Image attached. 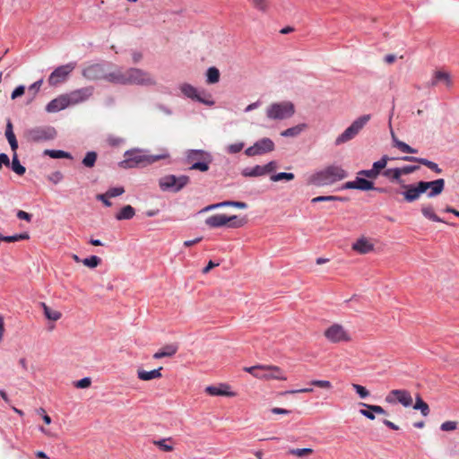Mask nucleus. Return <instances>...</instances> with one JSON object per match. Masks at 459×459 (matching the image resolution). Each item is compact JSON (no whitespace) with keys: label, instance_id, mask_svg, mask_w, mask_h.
<instances>
[{"label":"nucleus","instance_id":"obj_39","mask_svg":"<svg viewBox=\"0 0 459 459\" xmlns=\"http://www.w3.org/2000/svg\"><path fill=\"white\" fill-rule=\"evenodd\" d=\"M11 167L12 169L19 176H22L26 172L25 167L20 163L17 152L13 154Z\"/></svg>","mask_w":459,"mask_h":459},{"label":"nucleus","instance_id":"obj_41","mask_svg":"<svg viewBox=\"0 0 459 459\" xmlns=\"http://www.w3.org/2000/svg\"><path fill=\"white\" fill-rule=\"evenodd\" d=\"M44 154L53 159H72V155L69 152L60 150H45Z\"/></svg>","mask_w":459,"mask_h":459},{"label":"nucleus","instance_id":"obj_57","mask_svg":"<svg viewBox=\"0 0 459 459\" xmlns=\"http://www.w3.org/2000/svg\"><path fill=\"white\" fill-rule=\"evenodd\" d=\"M311 385L324 389H331L333 387L332 383L328 380H313Z\"/></svg>","mask_w":459,"mask_h":459},{"label":"nucleus","instance_id":"obj_36","mask_svg":"<svg viewBox=\"0 0 459 459\" xmlns=\"http://www.w3.org/2000/svg\"><path fill=\"white\" fill-rule=\"evenodd\" d=\"M229 222L226 224L229 228L238 229L243 227L247 223L245 217H238V215L228 216Z\"/></svg>","mask_w":459,"mask_h":459},{"label":"nucleus","instance_id":"obj_46","mask_svg":"<svg viewBox=\"0 0 459 459\" xmlns=\"http://www.w3.org/2000/svg\"><path fill=\"white\" fill-rule=\"evenodd\" d=\"M30 238L28 233L16 234L13 236L0 235V240L4 242H15L20 240L28 239Z\"/></svg>","mask_w":459,"mask_h":459},{"label":"nucleus","instance_id":"obj_16","mask_svg":"<svg viewBox=\"0 0 459 459\" xmlns=\"http://www.w3.org/2000/svg\"><path fill=\"white\" fill-rule=\"evenodd\" d=\"M93 91L94 88L92 86H87L66 93L70 106L86 101L92 96Z\"/></svg>","mask_w":459,"mask_h":459},{"label":"nucleus","instance_id":"obj_61","mask_svg":"<svg viewBox=\"0 0 459 459\" xmlns=\"http://www.w3.org/2000/svg\"><path fill=\"white\" fill-rule=\"evenodd\" d=\"M25 92V87L23 85H20L16 87L11 94V99L15 100L21 96H22Z\"/></svg>","mask_w":459,"mask_h":459},{"label":"nucleus","instance_id":"obj_18","mask_svg":"<svg viewBox=\"0 0 459 459\" xmlns=\"http://www.w3.org/2000/svg\"><path fill=\"white\" fill-rule=\"evenodd\" d=\"M69 106L70 103L66 94H62L48 102L46 106V110L48 113H55L63 110Z\"/></svg>","mask_w":459,"mask_h":459},{"label":"nucleus","instance_id":"obj_13","mask_svg":"<svg viewBox=\"0 0 459 459\" xmlns=\"http://www.w3.org/2000/svg\"><path fill=\"white\" fill-rule=\"evenodd\" d=\"M325 338L331 342H341L351 341L349 333L342 325L334 324L325 331Z\"/></svg>","mask_w":459,"mask_h":459},{"label":"nucleus","instance_id":"obj_27","mask_svg":"<svg viewBox=\"0 0 459 459\" xmlns=\"http://www.w3.org/2000/svg\"><path fill=\"white\" fill-rule=\"evenodd\" d=\"M236 207L239 209H246L247 207V204L244 202H238V201H224L221 203L214 204L206 206L203 211H210L212 209L220 208V207Z\"/></svg>","mask_w":459,"mask_h":459},{"label":"nucleus","instance_id":"obj_24","mask_svg":"<svg viewBox=\"0 0 459 459\" xmlns=\"http://www.w3.org/2000/svg\"><path fill=\"white\" fill-rule=\"evenodd\" d=\"M359 404L362 405L363 407L367 408V410L361 409L359 411V413L361 415L365 416L366 418H368V420H375L374 413L386 414V411H385V409L379 405L368 404V403H360Z\"/></svg>","mask_w":459,"mask_h":459},{"label":"nucleus","instance_id":"obj_52","mask_svg":"<svg viewBox=\"0 0 459 459\" xmlns=\"http://www.w3.org/2000/svg\"><path fill=\"white\" fill-rule=\"evenodd\" d=\"M168 441H171V438L154 440L153 445H155L160 449H161L165 452H171L173 450V446L171 445L167 444Z\"/></svg>","mask_w":459,"mask_h":459},{"label":"nucleus","instance_id":"obj_43","mask_svg":"<svg viewBox=\"0 0 459 459\" xmlns=\"http://www.w3.org/2000/svg\"><path fill=\"white\" fill-rule=\"evenodd\" d=\"M125 193L123 186L109 188L105 194H100L97 195V199H102L103 197H116Z\"/></svg>","mask_w":459,"mask_h":459},{"label":"nucleus","instance_id":"obj_32","mask_svg":"<svg viewBox=\"0 0 459 459\" xmlns=\"http://www.w3.org/2000/svg\"><path fill=\"white\" fill-rule=\"evenodd\" d=\"M391 135H392L394 146L398 148L401 152H403L404 153H410V154H414V153L418 152V151L416 149L411 147L404 142L400 141L396 137V135L394 134V133L393 131H391Z\"/></svg>","mask_w":459,"mask_h":459},{"label":"nucleus","instance_id":"obj_54","mask_svg":"<svg viewBox=\"0 0 459 459\" xmlns=\"http://www.w3.org/2000/svg\"><path fill=\"white\" fill-rule=\"evenodd\" d=\"M42 83H43V80L40 79V80L33 82L29 87V92L32 94L30 100H32L35 98V96L37 95V93L39 91Z\"/></svg>","mask_w":459,"mask_h":459},{"label":"nucleus","instance_id":"obj_14","mask_svg":"<svg viewBox=\"0 0 459 459\" xmlns=\"http://www.w3.org/2000/svg\"><path fill=\"white\" fill-rule=\"evenodd\" d=\"M342 189H358L362 191L376 190L379 193H386L387 189L375 187L374 183L366 178L358 177L354 181H348L342 186Z\"/></svg>","mask_w":459,"mask_h":459},{"label":"nucleus","instance_id":"obj_26","mask_svg":"<svg viewBox=\"0 0 459 459\" xmlns=\"http://www.w3.org/2000/svg\"><path fill=\"white\" fill-rule=\"evenodd\" d=\"M229 222L228 215L214 214L205 220V224L210 228H221Z\"/></svg>","mask_w":459,"mask_h":459},{"label":"nucleus","instance_id":"obj_45","mask_svg":"<svg viewBox=\"0 0 459 459\" xmlns=\"http://www.w3.org/2000/svg\"><path fill=\"white\" fill-rule=\"evenodd\" d=\"M206 76L208 83H216L220 80V72L216 67H210L207 70Z\"/></svg>","mask_w":459,"mask_h":459},{"label":"nucleus","instance_id":"obj_53","mask_svg":"<svg viewBox=\"0 0 459 459\" xmlns=\"http://www.w3.org/2000/svg\"><path fill=\"white\" fill-rule=\"evenodd\" d=\"M359 176H363L368 178L375 179L378 177L379 173L373 167L370 169H363L358 172Z\"/></svg>","mask_w":459,"mask_h":459},{"label":"nucleus","instance_id":"obj_3","mask_svg":"<svg viewBox=\"0 0 459 459\" xmlns=\"http://www.w3.org/2000/svg\"><path fill=\"white\" fill-rule=\"evenodd\" d=\"M348 176L341 166L331 165L310 176L308 183L316 186H325L341 181Z\"/></svg>","mask_w":459,"mask_h":459},{"label":"nucleus","instance_id":"obj_47","mask_svg":"<svg viewBox=\"0 0 459 459\" xmlns=\"http://www.w3.org/2000/svg\"><path fill=\"white\" fill-rule=\"evenodd\" d=\"M294 178H295V176H294L293 173L280 172V173L272 175L270 179L273 182H278V181H281V180L290 181V180L294 179Z\"/></svg>","mask_w":459,"mask_h":459},{"label":"nucleus","instance_id":"obj_9","mask_svg":"<svg viewBox=\"0 0 459 459\" xmlns=\"http://www.w3.org/2000/svg\"><path fill=\"white\" fill-rule=\"evenodd\" d=\"M56 132L51 126H36L29 129L25 136L29 142H43L52 140L56 137Z\"/></svg>","mask_w":459,"mask_h":459},{"label":"nucleus","instance_id":"obj_50","mask_svg":"<svg viewBox=\"0 0 459 459\" xmlns=\"http://www.w3.org/2000/svg\"><path fill=\"white\" fill-rule=\"evenodd\" d=\"M346 199L341 196L336 195H320L317 197H314L311 200V203L316 204L319 202H326V201H345Z\"/></svg>","mask_w":459,"mask_h":459},{"label":"nucleus","instance_id":"obj_21","mask_svg":"<svg viewBox=\"0 0 459 459\" xmlns=\"http://www.w3.org/2000/svg\"><path fill=\"white\" fill-rule=\"evenodd\" d=\"M353 251L360 255H366L374 250V244L365 237L358 238L351 246Z\"/></svg>","mask_w":459,"mask_h":459},{"label":"nucleus","instance_id":"obj_5","mask_svg":"<svg viewBox=\"0 0 459 459\" xmlns=\"http://www.w3.org/2000/svg\"><path fill=\"white\" fill-rule=\"evenodd\" d=\"M246 372L250 373L256 378L264 380H286L287 377L284 375L282 369L273 365H256L253 367L245 368Z\"/></svg>","mask_w":459,"mask_h":459},{"label":"nucleus","instance_id":"obj_59","mask_svg":"<svg viewBox=\"0 0 459 459\" xmlns=\"http://www.w3.org/2000/svg\"><path fill=\"white\" fill-rule=\"evenodd\" d=\"M107 142L110 146H118L124 142V139L116 135H109Z\"/></svg>","mask_w":459,"mask_h":459},{"label":"nucleus","instance_id":"obj_6","mask_svg":"<svg viewBox=\"0 0 459 459\" xmlns=\"http://www.w3.org/2000/svg\"><path fill=\"white\" fill-rule=\"evenodd\" d=\"M186 163L190 165V169L205 172L209 169V165L212 161V155L203 150H189L186 153Z\"/></svg>","mask_w":459,"mask_h":459},{"label":"nucleus","instance_id":"obj_44","mask_svg":"<svg viewBox=\"0 0 459 459\" xmlns=\"http://www.w3.org/2000/svg\"><path fill=\"white\" fill-rule=\"evenodd\" d=\"M97 152H88L85 155V157L82 159V164L86 168H92L94 167L96 160H97Z\"/></svg>","mask_w":459,"mask_h":459},{"label":"nucleus","instance_id":"obj_58","mask_svg":"<svg viewBox=\"0 0 459 459\" xmlns=\"http://www.w3.org/2000/svg\"><path fill=\"white\" fill-rule=\"evenodd\" d=\"M456 428H457V422L452 421V420L445 421L440 426V429L443 431H452V430L456 429Z\"/></svg>","mask_w":459,"mask_h":459},{"label":"nucleus","instance_id":"obj_33","mask_svg":"<svg viewBox=\"0 0 459 459\" xmlns=\"http://www.w3.org/2000/svg\"><path fill=\"white\" fill-rule=\"evenodd\" d=\"M306 128V124H299L282 131L281 135L284 137H295L300 134Z\"/></svg>","mask_w":459,"mask_h":459},{"label":"nucleus","instance_id":"obj_51","mask_svg":"<svg viewBox=\"0 0 459 459\" xmlns=\"http://www.w3.org/2000/svg\"><path fill=\"white\" fill-rule=\"evenodd\" d=\"M390 160L394 159L389 158L387 155H384L379 160L375 161L372 167L380 174V171L386 167V164Z\"/></svg>","mask_w":459,"mask_h":459},{"label":"nucleus","instance_id":"obj_12","mask_svg":"<svg viewBox=\"0 0 459 459\" xmlns=\"http://www.w3.org/2000/svg\"><path fill=\"white\" fill-rule=\"evenodd\" d=\"M75 68V63H69L56 68L49 75L48 82L50 86H56L66 81L68 75Z\"/></svg>","mask_w":459,"mask_h":459},{"label":"nucleus","instance_id":"obj_48","mask_svg":"<svg viewBox=\"0 0 459 459\" xmlns=\"http://www.w3.org/2000/svg\"><path fill=\"white\" fill-rule=\"evenodd\" d=\"M313 452L314 450L312 448H292L289 450L288 454L298 457H303L310 455Z\"/></svg>","mask_w":459,"mask_h":459},{"label":"nucleus","instance_id":"obj_2","mask_svg":"<svg viewBox=\"0 0 459 459\" xmlns=\"http://www.w3.org/2000/svg\"><path fill=\"white\" fill-rule=\"evenodd\" d=\"M124 157L125 159L118 163V166L122 169H132L146 167L160 160L167 159L169 154L164 152L160 154L152 155L142 149H131L124 153Z\"/></svg>","mask_w":459,"mask_h":459},{"label":"nucleus","instance_id":"obj_4","mask_svg":"<svg viewBox=\"0 0 459 459\" xmlns=\"http://www.w3.org/2000/svg\"><path fill=\"white\" fill-rule=\"evenodd\" d=\"M117 67L115 65L93 64L86 66L82 74L89 81L105 80L115 84V80L111 76L117 74Z\"/></svg>","mask_w":459,"mask_h":459},{"label":"nucleus","instance_id":"obj_22","mask_svg":"<svg viewBox=\"0 0 459 459\" xmlns=\"http://www.w3.org/2000/svg\"><path fill=\"white\" fill-rule=\"evenodd\" d=\"M180 91L187 98H190L192 100H195L199 102L204 103L206 105H212L213 101L212 100H206L203 99L197 92V90L192 86L189 83H183L180 85Z\"/></svg>","mask_w":459,"mask_h":459},{"label":"nucleus","instance_id":"obj_42","mask_svg":"<svg viewBox=\"0 0 459 459\" xmlns=\"http://www.w3.org/2000/svg\"><path fill=\"white\" fill-rule=\"evenodd\" d=\"M421 212L422 214L433 221H437V222H443L444 221L442 219H440L435 212H434V210L433 208L430 206V205H423L421 207Z\"/></svg>","mask_w":459,"mask_h":459},{"label":"nucleus","instance_id":"obj_15","mask_svg":"<svg viewBox=\"0 0 459 459\" xmlns=\"http://www.w3.org/2000/svg\"><path fill=\"white\" fill-rule=\"evenodd\" d=\"M385 401L389 403H399L404 407H410L413 400L409 391L404 389H394L386 395Z\"/></svg>","mask_w":459,"mask_h":459},{"label":"nucleus","instance_id":"obj_49","mask_svg":"<svg viewBox=\"0 0 459 459\" xmlns=\"http://www.w3.org/2000/svg\"><path fill=\"white\" fill-rule=\"evenodd\" d=\"M101 262V259L99 256L91 255L90 257L84 258L82 260V263L90 268L97 267Z\"/></svg>","mask_w":459,"mask_h":459},{"label":"nucleus","instance_id":"obj_35","mask_svg":"<svg viewBox=\"0 0 459 459\" xmlns=\"http://www.w3.org/2000/svg\"><path fill=\"white\" fill-rule=\"evenodd\" d=\"M135 214V211L134 209L127 204L126 206H124L120 212L116 215V219L118 220V221H122V220H130L132 219Z\"/></svg>","mask_w":459,"mask_h":459},{"label":"nucleus","instance_id":"obj_29","mask_svg":"<svg viewBox=\"0 0 459 459\" xmlns=\"http://www.w3.org/2000/svg\"><path fill=\"white\" fill-rule=\"evenodd\" d=\"M371 116L370 115H363L359 117H358L356 120H354L351 125L349 126V129H351L355 135H357L359 131L367 125V123L370 120Z\"/></svg>","mask_w":459,"mask_h":459},{"label":"nucleus","instance_id":"obj_23","mask_svg":"<svg viewBox=\"0 0 459 459\" xmlns=\"http://www.w3.org/2000/svg\"><path fill=\"white\" fill-rule=\"evenodd\" d=\"M439 83L445 84L446 88H451L453 82L448 73L444 71H436L433 74L432 80L429 83L430 86H437Z\"/></svg>","mask_w":459,"mask_h":459},{"label":"nucleus","instance_id":"obj_19","mask_svg":"<svg viewBox=\"0 0 459 459\" xmlns=\"http://www.w3.org/2000/svg\"><path fill=\"white\" fill-rule=\"evenodd\" d=\"M422 185H425L424 193L429 189V192L427 194L428 196L435 197L443 192L445 187V180L443 178H439L429 182L422 181Z\"/></svg>","mask_w":459,"mask_h":459},{"label":"nucleus","instance_id":"obj_20","mask_svg":"<svg viewBox=\"0 0 459 459\" xmlns=\"http://www.w3.org/2000/svg\"><path fill=\"white\" fill-rule=\"evenodd\" d=\"M205 392L212 396H236V393L230 391V385L226 384H220L219 385H209L205 388Z\"/></svg>","mask_w":459,"mask_h":459},{"label":"nucleus","instance_id":"obj_37","mask_svg":"<svg viewBox=\"0 0 459 459\" xmlns=\"http://www.w3.org/2000/svg\"><path fill=\"white\" fill-rule=\"evenodd\" d=\"M414 410H420L423 416H428L429 414V407L427 403H425L420 394L416 395L415 403L413 405Z\"/></svg>","mask_w":459,"mask_h":459},{"label":"nucleus","instance_id":"obj_28","mask_svg":"<svg viewBox=\"0 0 459 459\" xmlns=\"http://www.w3.org/2000/svg\"><path fill=\"white\" fill-rule=\"evenodd\" d=\"M161 369H162L161 367L157 369L151 370V371L138 369L137 377L139 379L143 380V381H149L152 379L160 378L162 377V375L160 373Z\"/></svg>","mask_w":459,"mask_h":459},{"label":"nucleus","instance_id":"obj_64","mask_svg":"<svg viewBox=\"0 0 459 459\" xmlns=\"http://www.w3.org/2000/svg\"><path fill=\"white\" fill-rule=\"evenodd\" d=\"M3 165L9 167L10 166V159L5 153L0 154V169H2Z\"/></svg>","mask_w":459,"mask_h":459},{"label":"nucleus","instance_id":"obj_56","mask_svg":"<svg viewBox=\"0 0 459 459\" xmlns=\"http://www.w3.org/2000/svg\"><path fill=\"white\" fill-rule=\"evenodd\" d=\"M351 386L356 391V393L359 395L360 398H366L369 395V392L366 389V387H364L359 384H352Z\"/></svg>","mask_w":459,"mask_h":459},{"label":"nucleus","instance_id":"obj_40","mask_svg":"<svg viewBox=\"0 0 459 459\" xmlns=\"http://www.w3.org/2000/svg\"><path fill=\"white\" fill-rule=\"evenodd\" d=\"M355 134L347 127L342 134H341L335 140V145H341L352 140L355 137Z\"/></svg>","mask_w":459,"mask_h":459},{"label":"nucleus","instance_id":"obj_31","mask_svg":"<svg viewBox=\"0 0 459 459\" xmlns=\"http://www.w3.org/2000/svg\"><path fill=\"white\" fill-rule=\"evenodd\" d=\"M178 351V346L176 344H168L162 347L160 351L153 354V358L156 359L165 358V357H172Z\"/></svg>","mask_w":459,"mask_h":459},{"label":"nucleus","instance_id":"obj_55","mask_svg":"<svg viewBox=\"0 0 459 459\" xmlns=\"http://www.w3.org/2000/svg\"><path fill=\"white\" fill-rule=\"evenodd\" d=\"M255 8L257 10L265 13L268 9L267 0H251Z\"/></svg>","mask_w":459,"mask_h":459},{"label":"nucleus","instance_id":"obj_63","mask_svg":"<svg viewBox=\"0 0 459 459\" xmlns=\"http://www.w3.org/2000/svg\"><path fill=\"white\" fill-rule=\"evenodd\" d=\"M243 147H244L243 143H237L229 145L228 151L230 153H238L243 149Z\"/></svg>","mask_w":459,"mask_h":459},{"label":"nucleus","instance_id":"obj_34","mask_svg":"<svg viewBox=\"0 0 459 459\" xmlns=\"http://www.w3.org/2000/svg\"><path fill=\"white\" fill-rule=\"evenodd\" d=\"M383 176L387 178L391 182H397L402 184L403 180L401 179L399 168L387 169L383 171Z\"/></svg>","mask_w":459,"mask_h":459},{"label":"nucleus","instance_id":"obj_25","mask_svg":"<svg viewBox=\"0 0 459 459\" xmlns=\"http://www.w3.org/2000/svg\"><path fill=\"white\" fill-rule=\"evenodd\" d=\"M401 160L404 161H411V162H418L420 164H422L431 169L432 171L440 174L442 172V169L438 167V165L433 161H430L427 159L423 158H417L414 156H404Z\"/></svg>","mask_w":459,"mask_h":459},{"label":"nucleus","instance_id":"obj_10","mask_svg":"<svg viewBox=\"0 0 459 459\" xmlns=\"http://www.w3.org/2000/svg\"><path fill=\"white\" fill-rule=\"evenodd\" d=\"M274 143L267 137L262 138L255 142L252 146L245 151V154L248 157L263 155L274 150Z\"/></svg>","mask_w":459,"mask_h":459},{"label":"nucleus","instance_id":"obj_38","mask_svg":"<svg viewBox=\"0 0 459 459\" xmlns=\"http://www.w3.org/2000/svg\"><path fill=\"white\" fill-rule=\"evenodd\" d=\"M42 307H43V310H44V315L48 319V320H51V321H57L61 318L62 316V314L61 312L57 311V310H54L52 308H50L48 306H47L45 303H42L41 304Z\"/></svg>","mask_w":459,"mask_h":459},{"label":"nucleus","instance_id":"obj_17","mask_svg":"<svg viewBox=\"0 0 459 459\" xmlns=\"http://www.w3.org/2000/svg\"><path fill=\"white\" fill-rule=\"evenodd\" d=\"M425 185H422V181L418 182L416 185H402V188L404 189L403 192V198L408 203H412L418 200L421 194H424Z\"/></svg>","mask_w":459,"mask_h":459},{"label":"nucleus","instance_id":"obj_7","mask_svg":"<svg viewBox=\"0 0 459 459\" xmlns=\"http://www.w3.org/2000/svg\"><path fill=\"white\" fill-rule=\"evenodd\" d=\"M294 113L295 107L290 101L273 103L266 108L267 117L275 120H282L291 117Z\"/></svg>","mask_w":459,"mask_h":459},{"label":"nucleus","instance_id":"obj_62","mask_svg":"<svg viewBox=\"0 0 459 459\" xmlns=\"http://www.w3.org/2000/svg\"><path fill=\"white\" fill-rule=\"evenodd\" d=\"M91 380L90 377H84V378H82L81 380L77 381L74 385L75 387L77 388H87L91 385Z\"/></svg>","mask_w":459,"mask_h":459},{"label":"nucleus","instance_id":"obj_8","mask_svg":"<svg viewBox=\"0 0 459 459\" xmlns=\"http://www.w3.org/2000/svg\"><path fill=\"white\" fill-rule=\"evenodd\" d=\"M190 181L188 176L166 175L159 179V186L162 191L179 192Z\"/></svg>","mask_w":459,"mask_h":459},{"label":"nucleus","instance_id":"obj_11","mask_svg":"<svg viewBox=\"0 0 459 459\" xmlns=\"http://www.w3.org/2000/svg\"><path fill=\"white\" fill-rule=\"evenodd\" d=\"M277 167V162L272 160L265 165H255L253 168H246L242 170L241 175L245 178L263 177L274 172Z\"/></svg>","mask_w":459,"mask_h":459},{"label":"nucleus","instance_id":"obj_30","mask_svg":"<svg viewBox=\"0 0 459 459\" xmlns=\"http://www.w3.org/2000/svg\"><path fill=\"white\" fill-rule=\"evenodd\" d=\"M5 136H6V139L10 144V147H11V150L13 151V152H17V149H18V142L16 140V136L13 133V124L12 122L9 120L6 124V128H5Z\"/></svg>","mask_w":459,"mask_h":459},{"label":"nucleus","instance_id":"obj_60","mask_svg":"<svg viewBox=\"0 0 459 459\" xmlns=\"http://www.w3.org/2000/svg\"><path fill=\"white\" fill-rule=\"evenodd\" d=\"M399 169H400V175L402 177L403 175H408V174L415 172L416 170L419 169V166H404V167L399 168Z\"/></svg>","mask_w":459,"mask_h":459},{"label":"nucleus","instance_id":"obj_1","mask_svg":"<svg viewBox=\"0 0 459 459\" xmlns=\"http://www.w3.org/2000/svg\"><path fill=\"white\" fill-rule=\"evenodd\" d=\"M111 77L115 80V84L119 85L153 86L156 84V80L152 74L135 67L123 69L117 66V74Z\"/></svg>","mask_w":459,"mask_h":459}]
</instances>
